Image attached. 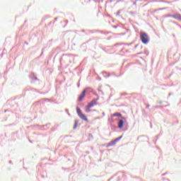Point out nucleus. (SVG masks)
<instances>
[{"label":"nucleus","instance_id":"6","mask_svg":"<svg viewBox=\"0 0 181 181\" xmlns=\"http://www.w3.org/2000/svg\"><path fill=\"white\" fill-rule=\"evenodd\" d=\"M118 128L120 129H122L124 128V121L123 120H119L118 122Z\"/></svg>","mask_w":181,"mask_h":181},{"label":"nucleus","instance_id":"2","mask_svg":"<svg viewBox=\"0 0 181 181\" xmlns=\"http://www.w3.org/2000/svg\"><path fill=\"white\" fill-rule=\"evenodd\" d=\"M76 112L79 118H81V119H83V121H88L87 116H86L84 114H83V112H81V109H80V107H76Z\"/></svg>","mask_w":181,"mask_h":181},{"label":"nucleus","instance_id":"4","mask_svg":"<svg viewBox=\"0 0 181 181\" xmlns=\"http://www.w3.org/2000/svg\"><path fill=\"white\" fill-rule=\"evenodd\" d=\"M84 97H86V90H84L82 93L80 95V96L78 97V101H82L83 98H84Z\"/></svg>","mask_w":181,"mask_h":181},{"label":"nucleus","instance_id":"7","mask_svg":"<svg viewBox=\"0 0 181 181\" xmlns=\"http://www.w3.org/2000/svg\"><path fill=\"white\" fill-rule=\"evenodd\" d=\"M112 117H122V115H121V113H119V112H116V113H114L113 115H112Z\"/></svg>","mask_w":181,"mask_h":181},{"label":"nucleus","instance_id":"1","mask_svg":"<svg viewBox=\"0 0 181 181\" xmlns=\"http://www.w3.org/2000/svg\"><path fill=\"white\" fill-rule=\"evenodd\" d=\"M140 38L141 42L144 43V45H146L149 42V37L147 34H146V33H141Z\"/></svg>","mask_w":181,"mask_h":181},{"label":"nucleus","instance_id":"10","mask_svg":"<svg viewBox=\"0 0 181 181\" xmlns=\"http://www.w3.org/2000/svg\"><path fill=\"white\" fill-rule=\"evenodd\" d=\"M146 108H149V105H146Z\"/></svg>","mask_w":181,"mask_h":181},{"label":"nucleus","instance_id":"9","mask_svg":"<svg viewBox=\"0 0 181 181\" xmlns=\"http://www.w3.org/2000/svg\"><path fill=\"white\" fill-rule=\"evenodd\" d=\"M78 124L77 123V122H75V125L74 127V129H76L78 127Z\"/></svg>","mask_w":181,"mask_h":181},{"label":"nucleus","instance_id":"5","mask_svg":"<svg viewBox=\"0 0 181 181\" xmlns=\"http://www.w3.org/2000/svg\"><path fill=\"white\" fill-rule=\"evenodd\" d=\"M88 105L89 106V107H94V105H97V101H95V100H92L90 103H89L88 104Z\"/></svg>","mask_w":181,"mask_h":181},{"label":"nucleus","instance_id":"8","mask_svg":"<svg viewBox=\"0 0 181 181\" xmlns=\"http://www.w3.org/2000/svg\"><path fill=\"white\" fill-rule=\"evenodd\" d=\"M91 107H90L88 105L86 107L85 111L86 112H91V110H90Z\"/></svg>","mask_w":181,"mask_h":181},{"label":"nucleus","instance_id":"3","mask_svg":"<svg viewBox=\"0 0 181 181\" xmlns=\"http://www.w3.org/2000/svg\"><path fill=\"white\" fill-rule=\"evenodd\" d=\"M122 139V136L115 139L114 141H110L108 144H107V147L108 146H114V145H115L117 144V142H118V141L121 140Z\"/></svg>","mask_w":181,"mask_h":181}]
</instances>
